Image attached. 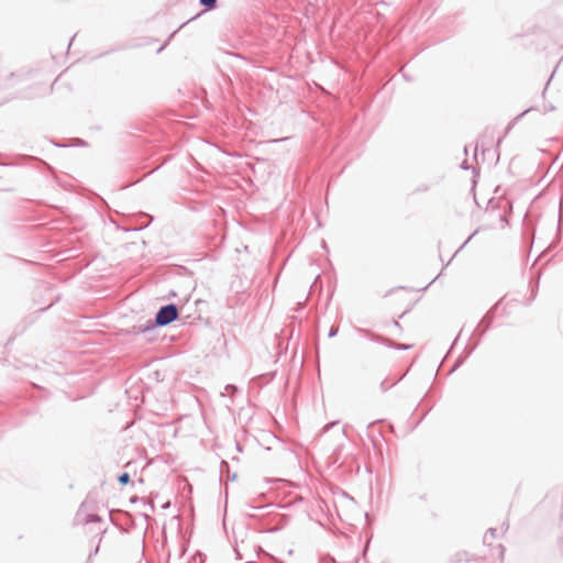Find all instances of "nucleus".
Masks as SVG:
<instances>
[{
    "instance_id": "f257e3e1",
    "label": "nucleus",
    "mask_w": 563,
    "mask_h": 563,
    "mask_svg": "<svg viewBox=\"0 0 563 563\" xmlns=\"http://www.w3.org/2000/svg\"><path fill=\"white\" fill-rule=\"evenodd\" d=\"M179 318L178 307L175 303L162 306L155 314L154 319L147 320L145 325H141L139 331L142 333L154 330L157 327H165Z\"/></svg>"
},
{
    "instance_id": "f03ea898",
    "label": "nucleus",
    "mask_w": 563,
    "mask_h": 563,
    "mask_svg": "<svg viewBox=\"0 0 563 563\" xmlns=\"http://www.w3.org/2000/svg\"><path fill=\"white\" fill-rule=\"evenodd\" d=\"M498 303L493 306L486 314L483 317L481 322L478 323L477 328L473 332V336L477 335V339L473 342V344L467 345L465 351V355H460L457 360L455 361L453 367L451 368L450 373L454 372L457 367H460L466 357H468L472 352L476 349V346L479 343L481 338L484 335V333L490 328L493 321H494V313L497 309Z\"/></svg>"
},
{
    "instance_id": "7ed1b4c3",
    "label": "nucleus",
    "mask_w": 563,
    "mask_h": 563,
    "mask_svg": "<svg viewBox=\"0 0 563 563\" xmlns=\"http://www.w3.org/2000/svg\"><path fill=\"white\" fill-rule=\"evenodd\" d=\"M355 331L357 333L362 334L363 336L367 338L368 340L373 341V342L385 344L388 347H391V349H395V350L407 351V350L412 347L411 344L397 343V342L393 341L391 339H388V338H386L384 335L375 333V332H373L372 330H368V329L355 328Z\"/></svg>"
},
{
    "instance_id": "20e7f679",
    "label": "nucleus",
    "mask_w": 563,
    "mask_h": 563,
    "mask_svg": "<svg viewBox=\"0 0 563 563\" xmlns=\"http://www.w3.org/2000/svg\"><path fill=\"white\" fill-rule=\"evenodd\" d=\"M92 506L88 501H82L79 506L76 516H75V523L76 525H88L91 522H101L102 519L100 516L96 514H90L88 510H90Z\"/></svg>"
},
{
    "instance_id": "39448f33",
    "label": "nucleus",
    "mask_w": 563,
    "mask_h": 563,
    "mask_svg": "<svg viewBox=\"0 0 563 563\" xmlns=\"http://www.w3.org/2000/svg\"><path fill=\"white\" fill-rule=\"evenodd\" d=\"M199 3L207 10H213L217 8L218 0H199Z\"/></svg>"
},
{
    "instance_id": "423d86ee",
    "label": "nucleus",
    "mask_w": 563,
    "mask_h": 563,
    "mask_svg": "<svg viewBox=\"0 0 563 563\" xmlns=\"http://www.w3.org/2000/svg\"><path fill=\"white\" fill-rule=\"evenodd\" d=\"M341 448H342V443H339V444L334 448V450H333V452H332V454H331V456H330V459L332 460L331 462H332L333 464H334V463H336V462H338V460H339V454H340Z\"/></svg>"
},
{
    "instance_id": "0eeeda50",
    "label": "nucleus",
    "mask_w": 563,
    "mask_h": 563,
    "mask_svg": "<svg viewBox=\"0 0 563 563\" xmlns=\"http://www.w3.org/2000/svg\"><path fill=\"white\" fill-rule=\"evenodd\" d=\"M130 481H131V479H130V475H129V473H126V472H124V473H122V474H120V475L118 476V482H119L121 485H126V484H129V483H130Z\"/></svg>"
},
{
    "instance_id": "6e6552de",
    "label": "nucleus",
    "mask_w": 563,
    "mask_h": 563,
    "mask_svg": "<svg viewBox=\"0 0 563 563\" xmlns=\"http://www.w3.org/2000/svg\"><path fill=\"white\" fill-rule=\"evenodd\" d=\"M496 532L497 530L495 528H489L484 536V541L486 542L488 538L495 539Z\"/></svg>"
},
{
    "instance_id": "1a4fd4ad",
    "label": "nucleus",
    "mask_w": 563,
    "mask_h": 563,
    "mask_svg": "<svg viewBox=\"0 0 563 563\" xmlns=\"http://www.w3.org/2000/svg\"><path fill=\"white\" fill-rule=\"evenodd\" d=\"M224 390L228 395L233 396L235 393H238V387L234 385H227Z\"/></svg>"
},
{
    "instance_id": "9d476101",
    "label": "nucleus",
    "mask_w": 563,
    "mask_h": 563,
    "mask_svg": "<svg viewBox=\"0 0 563 563\" xmlns=\"http://www.w3.org/2000/svg\"><path fill=\"white\" fill-rule=\"evenodd\" d=\"M338 331H339L338 327L332 325L330 328V330H329L328 336L329 338H334L338 334Z\"/></svg>"
},
{
    "instance_id": "9b49d317",
    "label": "nucleus",
    "mask_w": 563,
    "mask_h": 563,
    "mask_svg": "<svg viewBox=\"0 0 563 563\" xmlns=\"http://www.w3.org/2000/svg\"><path fill=\"white\" fill-rule=\"evenodd\" d=\"M504 555H505V548L503 545H499V559H500V561L504 560Z\"/></svg>"
},
{
    "instance_id": "f8f14e48",
    "label": "nucleus",
    "mask_w": 563,
    "mask_h": 563,
    "mask_svg": "<svg viewBox=\"0 0 563 563\" xmlns=\"http://www.w3.org/2000/svg\"><path fill=\"white\" fill-rule=\"evenodd\" d=\"M393 385L394 384H391V386ZM389 387H390V385H387L385 380L380 384V388H382L383 391H386Z\"/></svg>"
},
{
    "instance_id": "ddd939ff",
    "label": "nucleus",
    "mask_w": 563,
    "mask_h": 563,
    "mask_svg": "<svg viewBox=\"0 0 563 563\" xmlns=\"http://www.w3.org/2000/svg\"><path fill=\"white\" fill-rule=\"evenodd\" d=\"M335 424H338V422H335V421H334V422H331V423H329V424H327V426L324 427V429H323V433H325V432H327L331 427H333V426H335Z\"/></svg>"
},
{
    "instance_id": "4468645a",
    "label": "nucleus",
    "mask_w": 563,
    "mask_h": 563,
    "mask_svg": "<svg viewBox=\"0 0 563 563\" xmlns=\"http://www.w3.org/2000/svg\"><path fill=\"white\" fill-rule=\"evenodd\" d=\"M528 111H530V109H527V110H525L522 113H520L519 115H517V117L515 118V121H517V120H519L520 118H522V117H523Z\"/></svg>"
},
{
    "instance_id": "2eb2a0df",
    "label": "nucleus",
    "mask_w": 563,
    "mask_h": 563,
    "mask_svg": "<svg viewBox=\"0 0 563 563\" xmlns=\"http://www.w3.org/2000/svg\"><path fill=\"white\" fill-rule=\"evenodd\" d=\"M475 233H476V231L467 238V240H466V241L464 242V244L460 247V250H461V249H462V247H463V246H464L468 241H471V239L475 235Z\"/></svg>"
},
{
    "instance_id": "dca6fc26",
    "label": "nucleus",
    "mask_w": 563,
    "mask_h": 563,
    "mask_svg": "<svg viewBox=\"0 0 563 563\" xmlns=\"http://www.w3.org/2000/svg\"><path fill=\"white\" fill-rule=\"evenodd\" d=\"M393 324L395 328H397L399 330L401 329L400 323L398 321L395 320Z\"/></svg>"
},
{
    "instance_id": "f3484780",
    "label": "nucleus",
    "mask_w": 563,
    "mask_h": 563,
    "mask_svg": "<svg viewBox=\"0 0 563 563\" xmlns=\"http://www.w3.org/2000/svg\"><path fill=\"white\" fill-rule=\"evenodd\" d=\"M147 506L151 508V510H154V505L152 501H147Z\"/></svg>"
},
{
    "instance_id": "a211bd4d",
    "label": "nucleus",
    "mask_w": 563,
    "mask_h": 563,
    "mask_svg": "<svg viewBox=\"0 0 563 563\" xmlns=\"http://www.w3.org/2000/svg\"><path fill=\"white\" fill-rule=\"evenodd\" d=\"M343 437H344V432H343V431H342V432H340V433H338V438H339V440L343 439Z\"/></svg>"
},
{
    "instance_id": "6ab92c4d",
    "label": "nucleus",
    "mask_w": 563,
    "mask_h": 563,
    "mask_svg": "<svg viewBox=\"0 0 563 563\" xmlns=\"http://www.w3.org/2000/svg\"><path fill=\"white\" fill-rule=\"evenodd\" d=\"M461 167H462V168H464V169H467V168H468V167H467V165H466V162H463V163H462V165H461Z\"/></svg>"
},
{
    "instance_id": "aec40b11",
    "label": "nucleus",
    "mask_w": 563,
    "mask_h": 563,
    "mask_svg": "<svg viewBox=\"0 0 563 563\" xmlns=\"http://www.w3.org/2000/svg\"><path fill=\"white\" fill-rule=\"evenodd\" d=\"M503 530H504V531H507V530H508V525L504 523V525H503Z\"/></svg>"
},
{
    "instance_id": "412c9836",
    "label": "nucleus",
    "mask_w": 563,
    "mask_h": 563,
    "mask_svg": "<svg viewBox=\"0 0 563 563\" xmlns=\"http://www.w3.org/2000/svg\"><path fill=\"white\" fill-rule=\"evenodd\" d=\"M98 551H99V547L97 545L95 551H93V554H96Z\"/></svg>"
}]
</instances>
